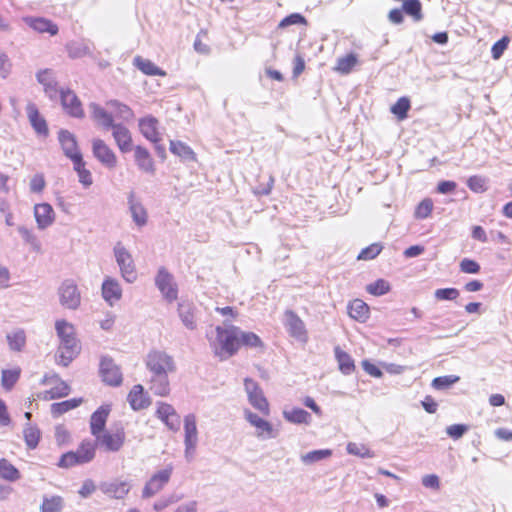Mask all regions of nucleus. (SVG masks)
Listing matches in <instances>:
<instances>
[{
  "mask_svg": "<svg viewBox=\"0 0 512 512\" xmlns=\"http://www.w3.org/2000/svg\"><path fill=\"white\" fill-rule=\"evenodd\" d=\"M34 217L38 229L44 230L54 223L55 212L50 204L40 203L34 206Z\"/></svg>",
  "mask_w": 512,
  "mask_h": 512,
  "instance_id": "nucleus-16",
  "label": "nucleus"
},
{
  "mask_svg": "<svg viewBox=\"0 0 512 512\" xmlns=\"http://www.w3.org/2000/svg\"><path fill=\"white\" fill-rule=\"evenodd\" d=\"M25 22L35 31L44 33L48 32L50 35H56L58 27L51 21L44 18H25Z\"/></svg>",
  "mask_w": 512,
  "mask_h": 512,
  "instance_id": "nucleus-31",
  "label": "nucleus"
},
{
  "mask_svg": "<svg viewBox=\"0 0 512 512\" xmlns=\"http://www.w3.org/2000/svg\"><path fill=\"white\" fill-rule=\"evenodd\" d=\"M55 329L60 338L58 348L59 363L68 366L69 363L80 353L81 346L75 337V329L72 324L65 320H58Z\"/></svg>",
  "mask_w": 512,
  "mask_h": 512,
  "instance_id": "nucleus-3",
  "label": "nucleus"
},
{
  "mask_svg": "<svg viewBox=\"0 0 512 512\" xmlns=\"http://www.w3.org/2000/svg\"><path fill=\"white\" fill-rule=\"evenodd\" d=\"M459 380L460 377L456 375L436 377L432 381V387L436 390H445L451 387L453 384L457 383Z\"/></svg>",
  "mask_w": 512,
  "mask_h": 512,
  "instance_id": "nucleus-52",
  "label": "nucleus"
},
{
  "mask_svg": "<svg viewBox=\"0 0 512 512\" xmlns=\"http://www.w3.org/2000/svg\"><path fill=\"white\" fill-rule=\"evenodd\" d=\"M11 70V60L5 52L0 51V77L3 79L7 78L10 75Z\"/></svg>",
  "mask_w": 512,
  "mask_h": 512,
  "instance_id": "nucleus-63",
  "label": "nucleus"
},
{
  "mask_svg": "<svg viewBox=\"0 0 512 512\" xmlns=\"http://www.w3.org/2000/svg\"><path fill=\"white\" fill-rule=\"evenodd\" d=\"M135 67L142 73L149 76H166V72L156 66L151 60L136 56L133 60Z\"/></svg>",
  "mask_w": 512,
  "mask_h": 512,
  "instance_id": "nucleus-30",
  "label": "nucleus"
},
{
  "mask_svg": "<svg viewBox=\"0 0 512 512\" xmlns=\"http://www.w3.org/2000/svg\"><path fill=\"white\" fill-rule=\"evenodd\" d=\"M367 292L374 296H382L389 292L390 285L384 279H378L367 286Z\"/></svg>",
  "mask_w": 512,
  "mask_h": 512,
  "instance_id": "nucleus-55",
  "label": "nucleus"
},
{
  "mask_svg": "<svg viewBox=\"0 0 512 512\" xmlns=\"http://www.w3.org/2000/svg\"><path fill=\"white\" fill-rule=\"evenodd\" d=\"M184 432V444H188L191 447L193 443H198L196 416L194 414H188L184 417Z\"/></svg>",
  "mask_w": 512,
  "mask_h": 512,
  "instance_id": "nucleus-29",
  "label": "nucleus"
},
{
  "mask_svg": "<svg viewBox=\"0 0 512 512\" xmlns=\"http://www.w3.org/2000/svg\"><path fill=\"white\" fill-rule=\"evenodd\" d=\"M89 109L92 119L101 126L103 130H110L116 124L112 114L107 112L99 104L92 102L89 104Z\"/></svg>",
  "mask_w": 512,
  "mask_h": 512,
  "instance_id": "nucleus-21",
  "label": "nucleus"
},
{
  "mask_svg": "<svg viewBox=\"0 0 512 512\" xmlns=\"http://www.w3.org/2000/svg\"><path fill=\"white\" fill-rule=\"evenodd\" d=\"M283 416L288 422L294 424H309L311 421V415L301 408H293L290 411L285 410Z\"/></svg>",
  "mask_w": 512,
  "mask_h": 512,
  "instance_id": "nucleus-35",
  "label": "nucleus"
},
{
  "mask_svg": "<svg viewBox=\"0 0 512 512\" xmlns=\"http://www.w3.org/2000/svg\"><path fill=\"white\" fill-rule=\"evenodd\" d=\"M46 181L44 175L41 173L35 174L30 181V191L33 193H40L44 190Z\"/></svg>",
  "mask_w": 512,
  "mask_h": 512,
  "instance_id": "nucleus-64",
  "label": "nucleus"
},
{
  "mask_svg": "<svg viewBox=\"0 0 512 512\" xmlns=\"http://www.w3.org/2000/svg\"><path fill=\"white\" fill-rule=\"evenodd\" d=\"M24 440L29 449H35L40 440V430L35 426H27L23 430Z\"/></svg>",
  "mask_w": 512,
  "mask_h": 512,
  "instance_id": "nucleus-46",
  "label": "nucleus"
},
{
  "mask_svg": "<svg viewBox=\"0 0 512 512\" xmlns=\"http://www.w3.org/2000/svg\"><path fill=\"white\" fill-rule=\"evenodd\" d=\"M127 202L134 223L139 227L145 226L148 218L147 211L142 203L136 199L134 192L128 194Z\"/></svg>",
  "mask_w": 512,
  "mask_h": 512,
  "instance_id": "nucleus-18",
  "label": "nucleus"
},
{
  "mask_svg": "<svg viewBox=\"0 0 512 512\" xmlns=\"http://www.w3.org/2000/svg\"><path fill=\"white\" fill-rule=\"evenodd\" d=\"M74 453L79 458L81 464L88 463L95 456V445L90 441H83Z\"/></svg>",
  "mask_w": 512,
  "mask_h": 512,
  "instance_id": "nucleus-40",
  "label": "nucleus"
},
{
  "mask_svg": "<svg viewBox=\"0 0 512 512\" xmlns=\"http://www.w3.org/2000/svg\"><path fill=\"white\" fill-rule=\"evenodd\" d=\"M347 452L351 455H356L361 458H372L374 457V452L368 449L366 446L350 442L347 445Z\"/></svg>",
  "mask_w": 512,
  "mask_h": 512,
  "instance_id": "nucleus-56",
  "label": "nucleus"
},
{
  "mask_svg": "<svg viewBox=\"0 0 512 512\" xmlns=\"http://www.w3.org/2000/svg\"><path fill=\"white\" fill-rule=\"evenodd\" d=\"M134 158L139 170L151 175L155 173L154 160L146 148L136 146L134 148Z\"/></svg>",
  "mask_w": 512,
  "mask_h": 512,
  "instance_id": "nucleus-22",
  "label": "nucleus"
},
{
  "mask_svg": "<svg viewBox=\"0 0 512 512\" xmlns=\"http://www.w3.org/2000/svg\"><path fill=\"white\" fill-rule=\"evenodd\" d=\"M173 467L167 466L165 469L153 474L145 484L142 490L143 498H151L161 491L164 486L169 482L172 475Z\"/></svg>",
  "mask_w": 512,
  "mask_h": 512,
  "instance_id": "nucleus-6",
  "label": "nucleus"
},
{
  "mask_svg": "<svg viewBox=\"0 0 512 512\" xmlns=\"http://www.w3.org/2000/svg\"><path fill=\"white\" fill-rule=\"evenodd\" d=\"M94 157L107 168H115L117 157L112 149L101 139H94L92 142Z\"/></svg>",
  "mask_w": 512,
  "mask_h": 512,
  "instance_id": "nucleus-9",
  "label": "nucleus"
},
{
  "mask_svg": "<svg viewBox=\"0 0 512 512\" xmlns=\"http://www.w3.org/2000/svg\"><path fill=\"white\" fill-rule=\"evenodd\" d=\"M82 403V398H73L51 405V414L53 417H59L60 415L78 407Z\"/></svg>",
  "mask_w": 512,
  "mask_h": 512,
  "instance_id": "nucleus-36",
  "label": "nucleus"
},
{
  "mask_svg": "<svg viewBox=\"0 0 512 512\" xmlns=\"http://www.w3.org/2000/svg\"><path fill=\"white\" fill-rule=\"evenodd\" d=\"M224 327L217 326L216 339L211 343L215 354L221 359L233 356L239 349L240 328L234 326L229 320L224 321Z\"/></svg>",
  "mask_w": 512,
  "mask_h": 512,
  "instance_id": "nucleus-2",
  "label": "nucleus"
},
{
  "mask_svg": "<svg viewBox=\"0 0 512 512\" xmlns=\"http://www.w3.org/2000/svg\"><path fill=\"white\" fill-rule=\"evenodd\" d=\"M240 345H244V346L251 347V348H256V347H262L263 342L261 341L259 336L256 335L255 333L245 332L240 329L239 346Z\"/></svg>",
  "mask_w": 512,
  "mask_h": 512,
  "instance_id": "nucleus-48",
  "label": "nucleus"
},
{
  "mask_svg": "<svg viewBox=\"0 0 512 512\" xmlns=\"http://www.w3.org/2000/svg\"><path fill=\"white\" fill-rule=\"evenodd\" d=\"M150 374L149 388L157 396H167L170 392L169 374L176 371L172 356L164 351L152 350L145 359Z\"/></svg>",
  "mask_w": 512,
  "mask_h": 512,
  "instance_id": "nucleus-1",
  "label": "nucleus"
},
{
  "mask_svg": "<svg viewBox=\"0 0 512 512\" xmlns=\"http://www.w3.org/2000/svg\"><path fill=\"white\" fill-rule=\"evenodd\" d=\"M357 63V57L355 54H348L345 57L339 58L337 60L336 70L341 74H349L353 67Z\"/></svg>",
  "mask_w": 512,
  "mask_h": 512,
  "instance_id": "nucleus-47",
  "label": "nucleus"
},
{
  "mask_svg": "<svg viewBox=\"0 0 512 512\" xmlns=\"http://www.w3.org/2000/svg\"><path fill=\"white\" fill-rule=\"evenodd\" d=\"M104 492L115 499H123L129 492L130 486L127 482H113L104 487Z\"/></svg>",
  "mask_w": 512,
  "mask_h": 512,
  "instance_id": "nucleus-37",
  "label": "nucleus"
},
{
  "mask_svg": "<svg viewBox=\"0 0 512 512\" xmlns=\"http://www.w3.org/2000/svg\"><path fill=\"white\" fill-rule=\"evenodd\" d=\"M509 44V38L507 36L502 37L500 40L495 42L491 49L492 58L498 60L503 55Z\"/></svg>",
  "mask_w": 512,
  "mask_h": 512,
  "instance_id": "nucleus-60",
  "label": "nucleus"
},
{
  "mask_svg": "<svg viewBox=\"0 0 512 512\" xmlns=\"http://www.w3.org/2000/svg\"><path fill=\"white\" fill-rule=\"evenodd\" d=\"M334 353L338 362L339 370L345 375H350L355 369L354 360L348 353L341 350L339 346L334 348Z\"/></svg>",
  "mask_w": 512,
  "mask_h": 512,
  "instance_id": "nucleus-32",
  "label": "nucleus"
},
{
  "mask_svg": "<svg viewBox=\"0 0 512 512\" xmlns=\"http://www.w3.org/2000/svg\"><path fill=\"white\" fill-rule=\"evenodd\" d=\"M58 140L65 156L71 159L72 162L76 161V157H82L78 150L76 138L71 132L61 129L58 133Z\"/></svg>",
  "mask_w": 512,
  "mask_h": 512,
  "instance_id": "nucleus-13",
  "label": "nucleus"
},
{
  "mask_svg": "<svg viewBox=\"0 0 512 512\" xmlns=\"http://www.w3.org/2000/svg\"><path fill=\"white\" fill-rule=\"evenodd\" d=\"M283 323L291 337L303 343L307 342L308 335L305 324L294 311H285Z\"/></svg>",
  "mask_w": 512,
  "mask_h": 512,
  "instance_id": "nucleus-7",
  "label": "nucleus"
},
{
  "mask_svg": "<svg viewBox=\"0 0 512 512\" xmlns=\"http://www.w3.org/2000/svg\"><path fill=\"white\" fill-rule=\"evenodd\" d=\"M73 164L78 174L79 182L85 187L91 186L93 183L92 175L91 172L85 168L83 157H76V161L73 162Z\"/></svg>",
  "mask_w": 512,
  "mask_h": 512,
  "instance_id": "nucleus-39",
  "label": "nucleus"
},
{
  "mask_svg": "<svg viewBox=\"0 0 512 512\" xmlns=\"http://www.w3.org/2000/svg\"><path fill=\"white\" fill-rule=\"evenodd\" d=\"M250 404L265 415H269V404L263 391H259L248 397Z\"/></svg>",
  "mask_w": 512,
  "mask_h": 512,
  "instance_id": "nucleus-45",
  "label": "nucleus"
},
{
  "mask_svg": "<svg viewBox=\"0 0 512 512\" xmlns=\"http://www.w3.org/2000/svg\"><path fill=\"white\" fill-rule=\"evenodd\" d=\"M70 393V387L64 381L58 379L55 382V385L50 389L44 392L45 400H52L57 398H62L67 396Z\"/></svg>",
  "mask_w": 512,
  "mask_h": 512,
  "instance_id": "nucleus-38",
  "label": "nucleus"
},
{
  "mask_svg": "<svg viewBox=\"0 0 512 512\" xmlns=\"http://www.w3.org/2000/svg\"><path fill=\"white\" fill-rule=\"evenodd\" d=\"M6 338L8 341L9 348L13 351L19 352L25 346L26 335L24 330L22 329H17L11 333H8Z\"/></svg>",
  "mask_w": 512,
  "mask_h": 512,
  "instance_id": "nucleus-41",
  "label": "nucleus"
},
{
  "mask_svg": "<svg viewBox=\"0 0 512 512\" xmlns=\"http://www.w3.org/2000/svg\"><path fill=\"white\" fill-rule=\"evenodd\" d=\"M26 112L31 126L38 135L46 137L48 135V126L46 120L40 115L37 106L34 103H28Z\"/></svg>",
  "mask_w": 512,
  "mask_h": 512,
  "instance_id": "nucleus-20",
  "label": "nucleus"
},
{
  "mask_svg": "<svg viewBox=\"0 0 512 512\" xmlns=\"http://www.w3.org/2000/svg\"><path fill=\"white\" fill-rule=\"evenodd\" d=\"M459 290L456 288H441L434 292V296L437 300H456L459 296Z\"/></svg>",
  "mask_w": 512,
  "mask_h": 512,
  "instance_id": "nucleus-59",
  "label": "nucleus"
},
{
  "mask_svg": "<svg viewBox=\"0 0 512 512\" xmlns=\"http://www.w3.org/2000/svg\"><path fill=\"white\" fill-rule=\"evenodd\" d=\"M0 478L9 481L15 482L21 478L20 471L7 459H0Z\"/></svg>",
  "mask_w": 512,
  "mask_h": 512,
  "instance_id": "nucleus-34",
  "label": "nucleus"
},
{
  "mask_svg": "<svg viewBox=\"0 0 512 512\" xmlns=\"http://www.w3.org/2000/svg\"><path fill=\"white\" fill-rule=\"evenodd\" d=\"M410 107V100L407 97H401L392 105L391 112L396 115L398 119L403 120L407 117Z\"/></svg>",
  "mask_w": 512,
  "mask_h": 512,
  "instance_id": "nucleus-50",
  "label": "nucleus"
},
{
  "mask_svg": "<svg viewBox=\"0 0 512 512\" xmlns=\"http://www.w3.org/2000/svg\"><path fill=\"white\" fill-rule=\"evenodd\" d=\"M433 209V202L430 199L422 200L415 209V217L417 219H425L427 218Z\"/></svg>",
  "mask_w": 512,
  "mask_h": 512,
  "instance_id": "nucleus-57",
  "label": "nucleus"
},
{
  "mask_svg": "<svg viewBox=\"0 0 512 512\" xmlns=\"http://www.w3.org/2000/svg\"><path fill=\"white\" fill-rule=\"evenodd\" d=\"M58 295L60 304L64 308L76 310L80 306L81 294L73 280H64L58 288Z\"/></svg>",
  "mask_w": 512,
  "mask_h": 512,
  "instance_id": "nucleus-5",
  "label": "nucleus"
},
{
  "mask_svg": "<svg viewBox=\"0 0 512 512\" xmlns=\"http://www.w3.org/2000/svg\"><path fill=\"white\" fill-rule=\"evenodd\" d=\"M37 81L43 86L45 94L54 100L58 97L57 81L50 69H43L36 74Z\"/></svg>",
  "mask_w": 512,
  "mask_h": 512,
  "instance_id": "nucleus-17",
  "label": "nucleus"
},
{
  "mask_svg": "<svg viewBox=\"0 0 512 512\" xmlns=\"http://www.w3.org/2000/svg\"><path fill=\"white\" fill-rule=\"evenodd\" d=\"M467 186L475 193H483L487 191V179L482 176L474 175L467 180Z\"/></svg>",
  "mask_w": 512,
  "mask_h": 512,
  "instance_id": "nucleus-54",
  "label": "nucleus"
},
{
  "mask_svg": "<svg viewBox=\"0 0 512 512\" xmlns=\"http://www.w3.org/2000/svg\"><path fill=\"white\" fill-rule=\"evenodd\" d=\"M114 255L123 279L128 283L135 282L137 279V272L130 252L118 243L114 247Z\"/></svg>",
  "mask_w": 512,
  "mask_h": 512,
  "instance_id": "nucleus-4",
  "label": "nucleus"
},
{
  "mask_svg": "<svg viewBox=\"0 0 512 512\" xmlns=\"http://www.w3.org/2000/svg\"><path fill=\"white\" fill-rule=\"evenodd\" d=\"M107 105L113 108L116 112V116L123 121H130L134 117L132 109L118 100H110L107 102Z\"/></svg>",
  "mask_w": 512,
  "mask_h": 512,
  "instance_id": "nucleus-42",
  "label": "nucleus"
},
{
  "mask_svg": "<svg viewBox=\"0 0 512 512\" xmlns=\"http://www.w3.org/2000/svg\"><path fill=\"white\" fill-rule=\"evenodd\" d=\"M103 299L110 305L118 302L122 297V288L117 279L107 276L101 286Z\"/></svg>",
  "mask_w": 512,
  "mask_h": 512,
  "instance_id": "nucleus-14",
  "label": "nucleus"
},
{
  "mask_svg": "<svg viewBox=\"0 0 512 512\" xmlns=\"http://www.w3.org/2000/svg\"><path fill=\"white\" fill-rule=\"evenodd\" d=\"M460 270L463 273L467 274H477L480 272V265L475 260L464 258L461 260L460 264Z\"/></svg>",
  "mask_w": 512,
  "mask_h": 512,
  "instance_id": "nucleus-62",
  "label": "nucleus"
},
{
  "mask_svg": "<svg viewBox=\"0 0 512 512\" xmlns=\"http://www.w3.org/2000/svg\"><path fill=\"white\" fill-rule=\"evenodd\" d=\"M156 415L171 431L176 432L180 429V416L172 405L160 402Z\"/></svg>",
  "mask_w": 512,
  "mask_h": 512,
  "instance_id": "nucleus-12",
  "label": "nucleus"
},
{
  "mask_svg": "<svg viewBox=\"0 0 512 512\" xmlns=\"http://www.w3.org/2000/svg\"><path fill=\"white\" fill-rule=\"evenodd\" d=\"M100 375L102 380L110 386H119L122 383L120 368L110 357H102L100 362Z\"/></svg>",
  "mask_w": 512,
  "mask_h": 512,
  "instance_id": "nucleus-8",
  "label": "nucleus"
},
{
  "mask_svg": "<svg viewBox=\"0 0 512 512\" xmlns=\"http://www.w3.org/2000/svg\"><path fill=\"white\" fill-rule=\"evenodd\" d=\"M60 100L63 109L74 118H83L84 111L82 108L81 101L77 95L71 90H60Z\"/></svg>",
  "mask_w": 512,
  "mask_h": 512,
  "instance_id": "nucleus-11",
  "label": "nucleus"
},
{
  "mask_svg": "<svg viewBox=\"0 0 512 512\" xmlns=\"http://www.w3.org/2000/svg\"><path fill=\"white\" fill-rule=\"evenodd\" d=\"M348 314L357 321L365 322L369 317V306L364 301L355 299L348 305Z\"/></svg>",
  "mask_w": 512,
  "mask_h": 512,
  "instance_id": "nucleus-28",
  "label": "nucleus"
},
{
  "mask_svg": "<svg viewBox=\"0 0 512 512\" xmlns=\"http://www.w3.org/2000/svg\"><path fill=\"white\" fill-rule=\"evenodd\" d=\"M403 11L412 16L415 21H420L423 18L422 5L419 0H405L403 3Z\"/></svg>",
  "mask_w": 512,
  "mask_h": 512,
  "instance_id": "nucleus-44",
  "label": "nucleus"
},
{
  "mask_svg": "<svg viewBox=\"0 0 512 512\" xmlns=\"http://www.w3.org/2000/svg\"><path fill=\"white\" fill-rule=\"evenodd\" d=\"M63 508V499L60 496L44 498L41 505V512H61Z\"/></svg>",
  "mask_w": 512,
  "mask_h": 512,
  "instance_id": "nucleus-51",
  "label": "nucleus"
},
{
  "mask_svg": "<svg viewBox=\"0 0 512 512\" xmlns=\"http://www.w3.org/2000/svg\"><path fill=\"white\" fill-rule=\"evenodd\" d=\"M131 408L135 411L147 408L150 405V399L144 392L142 385H134L127 398Z\"/></svg>",
  "mask_w": 512,
  "mask_h": 512,
  "instance_id": "nucleus-25",
  "label": "nucleus"
},
{
  "mask_svg": "<svg viewBox=\"0 0 512 512\" xmlns=\"http://www.w3.org/2000/svg\"><path fill=\"white\" fill-rule=\"evenodd\" d=\"M80 464L81 462L79 458L75 455L74 451L64 453L58 462V466L61 468H70Z\"/></svg>",
  "mask_w": 512,
  "mask_h": 512,
  "instance_id": "nucleus-61",
  "label": "nucleus"
},
{
  "mask_svg": "<svg viewBox=\"0 0 512 512\" xmlns=\"http://www.w3.org/2000/svg\"><path fill=\"white\" fill-rule=\"evenodd\" d=\"M20 369L3 370L1 384L5 390H11L20 377Z\"/></svg>",
  "mask_w": 512,
  "mask_h": 512,
  "instance_id": "nucleus-49",
  "label": "nucleus"
},
{
  "mask_svg": "<svg viewBox=\"0 0 512 512\" xmlns=\"http://www.w3.org/2000/svg\"><path fill=\"white\" fill-rule=\"evenodd\" d=\"M155 283L164 297L172 302L177 298V288L173 282V276L164 268H160L155 278Z\"/></svg>",
  "mask_w": 512,
  "mask_h": 512,
  "instance_id": "nucleus-10",
  "label": "nucleus"
},
{
  "mask_svg": "<svg viewBox=\"0 0 512 512\" xmlns=\"http://www.w3.org/2000/svg\"><path fill=\"white\" fill-rule=\"evenodd\" d=\"M158 120L153 116L141 118L139 120V128L143 136L153 142L159 143L161 137L158 132Z\"/></svg>",
  "mask_w": 512,
  "mask_h": 512,
  "instance_id": "nucleus-23",
  "label": "nucleus"
},
{
  "mask_svg": "<svg viewBox=\"0 0 512 512\" xmlns=\"http://www.w3.org/2000/svg\"><path fill=\"white\" fill-rule=\"evenodd\" d=\"M170 151L171 153L177 155L184 161H194L196 160V154L194 151L185 143L181 141H170Z\"/></svg>",
  "mask_w": 512,
  "mask_h": 512,
  "instance_id": "nucleus-33",
  "label": "nucleus"
},
{
  "mask_svg": "<svg viewBox=\"0 0 512 512\" xmlns=\"http://www.w3.org/2000/svg\"><path fill=\"white\" fill-rule=\"evenodd\" d=\"M178 315L183 325L189 329L194 330L197 327L195 319V306L190 302H181L178 304Z\"/></svg>",
  "mask_w": 512,
  "mask_h": 512,
  "instance_id": "nucleus-27",
  "label": "nucleus"
},
{
  "mask_svg": "<svg viewBox=\"0 0 512 512\" xmlns=\"http://www.w3.org/2000/svg\"><path fill=\"white\" fill-rule=\"evenodd\" d=\"M110 412V407L101 406L91 416L90 428L94 436H98L105 428L107 417Z\"/></svg>",
  "mask_w": 512,
  "mask_h": 512,
  "instance_id": "nucleus-26",
  "label": "nucleus"
},
{
  "mask_svg": "<svg viewBox=\"0 0 512 512\" xmlns=\"http://www.w3.org/2000/svg\"><path fill=\"white\" fill-rule=\"evenodd\" d=\"M245 418L246 420L257 429V437L259 438H274L275 435L273 433V427L272 425L259 417L257 414L246 411L245 412Z\"/></svg>",
  "mask_w": 512,
  "mask_h": 512,
  "instance_id": "nucleus-19",
  "label": "nucleus"
},
{
  "mask_svg": "<svg viewBox=\"0 0 512 512\" xmlns=\"http://www.w3.org/2000/svg\"><path fill=\"white\" fill-rule=\"evenodd\" d=\"M18 232L22 236L23 240L31 246L34 251H39L41 248V244L37 238V236L33 233L32 230L28 229L25 226H19Z\"/></svg>",
  "mask_w": 512,
  "mask_h": 512,
  "instance_id": "nucleus-53",
  "label": "nucleus"
},
{
  "mask_svg": "<svg viewBox=\"0 0 512 512\" xmlns=\"http://www.w3.org/2000/svg\"><path fill=\"white\" fill-rule=\"evenodd\" d=\"M110 130L114 141L122 153H128L133 149L131 132L121 123H116Z\"/></svg>",
  "mask_w": 512,
  "mask_h": 512,
  "instance_id": "nucleus-15",
  "label": "nucleus"
},
{
  "mask_svg": "<svg viewBox=\"0 0 512 512\" xmlns=\"http://www.w3.org/2000/svg\"><path fill=\"white\" fill-rule=\"evenodd\" d=\"M332 455V451L329 449H319L307 452L301 455V461L305 465H311L316 462H319L323 459H326Z\"/></svg>",
  "mask_w": 512,
  "mask_h": 512,
  "instance_id": "nucleus-43",
  "label": "nucleus"
},
{
  "mask_svg": "<svg viewBox=\"0 0 512 512\" xmlns=\"http://www.w3.org/2000/svg\"><path fill=\"white\" fill-rule=\"evenodd\" d=\"M382 245L379 243H373L370 246L364 248L358 255V259L371 260L380 254L382 251Z\"/></svg>",
  "mask_w": 512,
  "mask_h": 512,
  "instance_id": "nucleus-58",
  "label": "nucleus"
},
{
  "mask_svg": "<svg viewBox=\"0 0 512 512\" xmlns=\"http://www.w3.org/2000/svg\"><path fill=\"white\" fill-rule=\"evenodd\" d=\"M96 437L106 450L116 452L119 451L124 444L125 433L123 429H120L114 434L104 433L103 435H98Z\"/></svg>",
  "mask_w": 512,
  "mask_h": 512,
  "instance_id": "nucleus-24",
  "label": "nucleus"
}]
</instances>
